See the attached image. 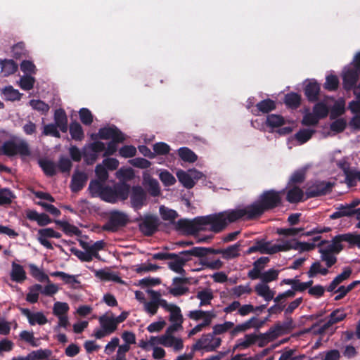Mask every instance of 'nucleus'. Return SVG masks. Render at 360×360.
<instances>
[{"instance_id":"1","label":"nucleus","mask_w":360,"mask_h":360,"mask_svg":"<svg viewBox=\"0 0 360 360\" xmlns=\"http://www.w3.org/2000/svg\"><path fill=\"white\" fill-rule=\"evenodd\" d=\"M283 194V191H276L274 189L264 191L256 202L243 209L245 212V219L252 220L259 218L265 212L280 206Z\"/></svg>"},{"instance_id":"2","label":"nucleus","mask_w":360,"mask_h":360,"mask_svg":"<svg viewBox=\"0 0 360 360\" xmlns=\"http://www.w3.org/2000/svg\"><path fill=\"white\" fill-rule=\"evenodd\" d=\"M245 210L243 209L229 210L226 211L202 216L204 225H210V231L214 233L222 231L229 224L236 222L241 219H245Z\"/></svg>"},{"instance_id":"3","label":"nucleus","mask_w":360,"mask_h":360,"mask_svg":"<svg viewBox=\"0 0 360 360\" xmlns=\"http://www.w3.org/2000/svg\"><path fill=\"white\" fill-rule=\"evenodd\" d=\"M292 248L290 240L282 241L281 243L271 245V242L266 241L264 239H256L252 246L250 247L247 251V255L259 252L261 254L273 255L281 251H286Z\"/></svg>"},{"instance_id":"4","label":"nucleus","mask_w":360,"mask_h":360,"mask_svg":"<svg viewBox=\"0 0 360 360\" xmlns=\"http://www.w3.org/2000/svg\"><path fill=\"white\" fill-rule=\"evenodd\" d=\"M329 109L330 106L328 99L316 103L314 105L311 112L307 110L302 119V124L306 126L316 125L320 120L328 116Z\"/></svg>"},{"instance_id":"5","label":"nucleus","mask_w":360,"mask_h":360,"mask_svg":"<svg viewBox=\"0 0 360 360\" xmlns=\"http://www.w3.org/2000/svg\"><path fill=\"white\" fill-rule=\"evenodd\" d=\"M13 157L16 155L21 156H30L31 151L28 143L25 141L16 143L13 140H8L3 143L0 147V155Z\"/></svg>"},{"instance_id":"6","label":"nucleus","mask_w":360,"mask_h":360,"mask_svg":"<svg viewBox=\"0 0 360 360\" xmlns=\"http://www.w3.org/2000/svg\"><path fill=\"white\" fill-rule=\"evenodd\" d=\"M129 221L127 214L119 210H112L109 214L107 222L102 226L106 231L116 232L120 228L124 227Z\"/></svg>"},{"instance_id":"7","label":"nucleus","mask_w":360,"mask_h":360,"mask_svg":"<svg viewBox=\"0 0 360 360\" xmlns=\"http://www.w3.org/2000/svg\"><path fill=\"white\" fill-rule=\"evenodd\" d=\"M153 259L155 260L169 259L170 261L167 262V266L170 270L183 276L186 275L183 261L177 253L158 252L153 255Z\"/></svg>"},{"instance_id":"8","label":"nucleus","mask_w":360,"mask_h":360,"mask_svg":"<svg viewBox=\"0 0 360 360\" xmlns=\"http://www.w3.org/2000/svg\"><path fill=\"white\" fill-rule=\"evenodd\" d=\"M360 75V62L355 57L354 63L342 72L343 86L346 90L354 87Z\"/></svg>"},{"instance_id":"9","label":"nucleus","mask_w":360,"mask_h":360,"mask_svg":"<svg viewBox=\"0 0 360 360\" xmlns=\"http://www.w3.org/2000/svg\"><path fill=\"white\" fill-rule=\"evenodd\" d=\"M202 217H198L193 220L181 219L176 223V229L187 235H195L200 231L205 230L202 227Z\"/></svg>"},{"instance_id":"10","label":"nucleus","mask_w":360,"mask_h":360,"mask_svg":"<svg viewBox=\"0 0 360 360\" xmlns=\"http://www.w3.org/2000/svg\"><path fill=\"white\" fill-rule=\"evenodd\" d=\"M141 221L139 224V230L146 236H151L158 230L159 219L155 215L146 214L144 217L140 215L136 219V221Z\"/></svg>"},{"instance_id":"11","label":"nucleus","mask_w":360,"mask_h":360,"mask_svg":"<svg viewBox=\"0 0 360 360\" xmlns=\"http://www.w3.org/2000/svg\"><path fill=\"white\" fill-rule=\"evenodd\" d=\"M129 195L131 207L135 211H139L147 205V193L141 186H134L130 189Z\"/></svg>"},{"instance_id":"12","label":"nucleus","mask_w":360,"mask_h":360,"mask_svg":"<svg viewBox=\"0 0 360 360\" xmlns=\"http://www.w3.org/2000/svg\"><path fill=\"white\" fill-rule=\"evenodd\" d=\"M333 186L334 184L329 181H316L306 190L307 198L326 195L332 191Z\"/></svg>"},{"instance_id":"13","label":"nucleus","mask_w":360,"mask_h":360,"mask_svg":"<svg viewBox=\"0 0 360 360\" xmlns=\"http://www.w3.org/2000/svg\"><path fill=\"white\" fill-rule=\"evenodd\" d=\"M124 136V134L115 125L104 127L99 129L97 134H93L91 139L113 140L117 138Z\"/></svg>"},{"instance_id":"14","label":"nucleus","mask_w":360,"mask_h":360,"mask_svg":"<svg viewBox=\"0 0 360 360\" xmlns=\"http://www.w3.org/2000/svg\"><path fill=\"white\" fill-rule=\"evenodd\" d=\"M189 283V278L186 277H174L172 280L174 287L169 288V292L174 297L185 295L188 292V288L183 286Z\"/></svg>"},{"instance_id":"15","label":"nucleus","mask_w":360,"mask_h":360,"mask_svg":"<svg viewBox=\"0 0 360 360\" xmlns=\"http://www.w3.org/2000/svg\"><path fill=\"white\" fill-rule=\"evenodd\" d=\"M281 326L279 325H276L274 327L270 328V329L266 333L258 335V346L260 347H263L269 342L274 340L281 335Z\"/></svg>"},{"instance_id":"16","label":"nucleus","mask_w":360,"mask_h":360,"mask_svg":"<svg viewBox=\"0 0 360 360\" xmlns=\"http://www.w3.org/2000/svg\"><path fill=\"white\" fill-rule=\"evenodd\" d=\"M88 179L87 174L84 172L76 170L73 174L70 183V188L73 193L80 191L85 186Z\"/></svg>"},{"instance_id":"17","label":"nucleus","mask_w":360,"mask_h":360,"mask_svg":"<svg viewBox=\"0 0 360 360\" xmlns=\"http://www.w3.org/2000/svg\"><path fill=\"white\" fill-rule=\"evenodd\" d=\"M276 108V103L274 101L266 98L261 101L255 105V108L251 110L254 115H259L260 112L267 114Z\"/></svg>"},{"instance_id":"18","label":"nucleus","mask_w":360,"mask_h":360,"mask_svg":"<svg viewBox=\"0 0 360 360\" xmlns=\"http://www.w3.org/2000/svg\"><path fill=\"white\" fill-rule=\"evenodd\" d=\"M53 120V124H56L62 132L66 133L68 131V117L63 109L59 108L55 110Z\"/></svg>"},{"instance_id":"19","label":"nucleus","mask_w":360,"mask_h":360,"mask_svg":"<svg viewBox=\"0 0 360 360\" xmlns=\"http://www.w3.org/2000/svg\"><path fill=\"white\" fill-rule=\"evenodd\" d=\"M268 319L266 317L264 321H260L259 323H255V322L257 321L255 317H252L250 319L244 322L242 324L237 325L231 331V334L232 336L236 335L238 333L244 332L252 327H255L257 328H260L265 321Z\"/></svg>"},{"instance_id":"20","label":"nucleus","mask_w":360,"mask_h":360,"mask_svg":"<svg viewBox=\"0 0 360 360\" xmlns=\"http://www.w3.org/2000/svg\"><path fill=\"white\" fill-rule=\"evenodd\" d=\"M130 186L125 183H117L114 185V195L115 198V202L118 200H125L128 198L130 193Z\"/></svg>"},{"instance_id":"21","label":"nucleus","mask_w":360,"mask_h":360,"mask_svg":"<svg viewBox=\"0 0 360 360\" xmlns=\"http://www.w3.org/2000/svg\"><path fill=\"white\" fill-rule=\"evenodd\" d=\"M143 184L147 191L153 197H158L160 194V188L157 179L152 178L149 174L143 175Z\"/></svg>"},{"instance_id":"22","label":"nucleus","mask_w":360,"mask_h":360,"mask_svg":"<svg viewBox=\"0 0 360 360\" xmlns=\"http://www.w3.org/2000/svg\"><path fill=\"white\" fill-rule=\"evenodd\" d=\"M53 229L52 228H45L38 231V241L49 250L53 249L51 243L47 240L48 238H53Z\"/></svg>"},{"instance_id":"23","label":"nucleus","mask_w":360,"mask_h":360,"mask_svg":"<svg viewBox=\"0 0 360 360\" xmlns=\"http://www.w3.org/2000/svg\"><path fill=\"white\" fill-rule=\"evenodd\" d=\"M177 254L183 261V264L184 266L188 262L192 259L193 257H196L202 256L201 247H193L189 250L181 251Z\"/></svg>"},{"instance_id":"24","label":"nucleus","mask_w":360,"mask_h":360,"mask_svg":"<svg viewBox=\"0 0 360 360\" xmlns=\"http://www.w3.org/2000/svg\"><path fill=\"white\" fill-rule=\"evenodd\" d=\"M11 278L13 281L22 283L26 279V273L22 266L15 262L12 263Z\"/></svg>"},{"instance_id":"25","label":"nucleus","mask_w":360,"mask_h":360,"mask_svg":"<svg viewBox=\"0 0 360 360\" xmlns=\"http://www.w3.org/2000/svg\"><path fill=\"white\" fill-rule=\"evenodd\" d=\"M352 269L349 267L344 269L343 271L338 275L328 285L327 290L329 292H333L335 290L339 284L348 279L352 274Z\"/></svg>"},{"instance_id":"26","label":"nucleus","mask_w":360,"mask_h":360,"mask_svg":"<svg viewBox=\"0 0 360 360\" xmlns=\"http://www.w3.org/2000/svg\"><path fill=\"white\" fill-rule=\"evenodd\" d=\"M1 72L4 77L14 74L18 70V65L11 59H0Z\"/></svg>"},{"instance_id":"27","label":"nucleus","mask_w":360,"mask_h":360,"mask_svg":"<svg viewBox=\"0 0 360 360\" xmlns=\"http://www.w3.org/2000/svg\"><path fill=\"white\" fill-rule=\"evenodd\" d=\"M255 290L259 296L264 297L267 302L273 300L275 295V292L265 283L257 284L255 288Z\"/></svg>"},{"instance_id":"28","label":"nucleus","mask_w":360,"mask_h":360,"mask_svg":"<svg viewBox=\"0 0 360 360\" xmlns=\"http://www.w3.org/2000/svg\"><path fill=\"white\" fill-rule=\"evenodd\" d=\"M99 323L103 329H105L109 334L112 333L117 330V325L116 324L114 317H109L103 315L99 318Z\"/></svg>"},{"instance_id":"29","label":"nucleus","mask_w":360,"mask_h":360,"mask_svg":"<svg viewBox=\"0 0 360 360\" xmlns=\"http://www.w3.org/2000/svg\"><path fill=\"white\" fill-rule=\"evenodd\" d=\"M39 165L47 176H53L56 174V165L49 160H39Z\"/></svg>"},{"instance_id":"30","label":"nucleus","mask_w":360,"mask_h":360,"mask_svg":"<svg viewBox=\"0 0 360 360\" xmlns=\"http://www.w3.org/2000/svg\"><path fill=\"white\" fill-rule=\"evenodd\" d=\"M69 131L72 139L75 141H82L84 137V131L81 124L76 121L70 123Z\"/></svg>"},{"instance_id":"31","label":"nucleus","mask_w":360,"mask_h":360,"mask_svg":"<svg viewBox=\"0 0 360 360\" xmlns=\"http://www.w3.org/2000/svg\"><path fill=\"white\" fill-rule=\"evenodd\" d=\"M342 241H344V240L342 239V234L338 235L332 240L330 243L327 244L321 248L326 249L333 254H338L342 250V245L341 244Z\"/></svg>"},{"instance_id":"32","label":"nucleus","mask_w":360,"mask_h":360,"mask_svg":"<svg viewBox=\"0 0 360 360\" xmlns=\"http://www.w3.org/2000/svg\"><path fill=\"white\" fill-rule=\"evenodd\" d=\"M320 86L316 82L309 83L305 88V95L310 101H315L318 98Z\"/></svg>"},{"instance_id":"33","label":"nucleus","mask_w":360,"mask_h":360,"mask_svg":"<svg viewBox=\"0 0 360 360\" xmlns=\"http://www.w3.org/2000/svg\"><path fill=\"white\" fill-rule=\"evenodd\" d=\"M347 316V314L343 308H339L334 310L328 316L327 322L330 327L344 320Z\"/></svg>"},{"instance_id":"34","label":"nucleus","mask_w":360,"mask_h":360,"mask_svg":"<svg viewBox=\"0 0 360 360\" xmlns=\"http://www.w3.org/2000/svg\"><path fill=\"white\" fill-rule=\"evenodd\" d=\"M214 336L215 335L213 333H207L202 336V338L206 339V342H205V345L210 346V347H207V352H212L221 345V338H215Z\"/></svg>"},{"instance_id":"35","label":"nucleus","mask_w":360,"mask_h":360,"mask_svg":"<svg viewBox=\"0 0 360 360\" xmlns=\"http://www.w3.org/2000/svg\"><path fill=\"white\" fill-rule=\"evenodd\" d=\"M266 124L271 128L280 127L285 124V120L280 115L269 114L266 117Z\"/></svg>"},{"instance_id":"36","label":"nucleus","mask_w":360,"mask_h":360,"mask_svg":"<svg viewBox=\"0 0 360 360\" xmlns=\"http://www.w3.org/2000/svg\"><path fill=\"white\" fill-rule=\"evenodd\" d=\"M103 182L97 179L91 180L89 183L88 190L89 191L91 197L96 198L101 195L103 189L104 188Z\"/></svg>"},{"instance_id":"37","label":"nucleus","mask_w":360,"mask_h":360,"mask_svg":"<svg viewBox=\"0 0 360 360\" xmlns=\"http://www.w3.org/2000/svg\"><path fill=\"white\" fill-rule=\"evenodd\" d=\"M178 154L181 159L184 162L193 163L198 159V156L195 153L187 147L180 148L178 150Z\"/></svg>"},{"instance_id":"38","label":"nucleus","mask_w":360,"mask_h":360,"mask_svg":"<svg viewBox=\"0 0 360 360\" xmlns=\"http://www.w3.org/2000/svg\"><path fill=\"white\" fill-rule=\"evenodd\" d=\"M241 243L240 242H238L233 245H229L228 248L224 249V259L226 260H229L231 259L236 258L239 257L240 249Z\"/></svg>"},{"instance_id":"39","label":"nucleus","mask_w":360,"mask_h":360,"mask_svg":"<svg viewBox=\"0 0 360 360\" xmlns=\"http://www.w3.org/2000/svg\"><path fill=\"white\" fill-rule=\"evenodd\" d=\"M354 214V212L351 210V207L348 205V204L340 205L338 207H336V211L333 212L330 216V219H336L341 218L342 217L350 216Z\"/></svg>"},{"instance_id":"40","label":"nucleus","mask_w":360,"mask_h":360,"mask_svg":"<svg viewBox=\"0 0 360 360\" xmlns=\"http://www.w3.org/2000/svg\"><path fill=\"white\" fill-rule=\"evenodd\" d=\"M14 198H15V195L9 188H4L0 189L1 206H6L11 205Z\"/></svg>"},{"instance_id":"41","label":"nucleus","mask_w":360,"mask_h":360,"mask_svg":"<svg viewBox=\"0 0 360 360\" xmlns=\"http://www.w3.org/2000/svg\"><path fill=\"white\" fill-rule=\"evenodd\" d=\"M55 223L62 228L65 234H74L77 236L81 235V231L77 226L70 224L68 221L56 220Z\"/></svg>"},{"instance_id":"42","label":"nucleus","mask_w":360,"mask_h":360,"mask_svg":"<svg viewBox=\"0 0 360 360\" xmlns=\"http://www.w3.org/2000/svg\"><path fill=\"white\" fill-rule=\"evenodd\" d=\"M12 56L15 59H21L27 56V50L24 42H18L11 49Z\"/></svg>"},{"instance_id":"43","label":"nucleus","mask_w":360,"mask_h":360,"mask_svg":"<svg viewBox=\"0 0 360 360\" xmlns=\"http://www.w3.org/2000/svg\"><path fill=\"white\" fill-rule=\"evenodd\" d=\"M125 140V137H120L115 139L111 140L107 144V148L104 150L103 157H108L115 153L117 150V144L122 143Z\"/></svg>"},{"instance_id":"44","label":"nucleus","mask_w":360,"mask_h":360,"mask_svg":"<svg viewBox=\"0 0 360 360\" xmlns=\"http://www.w3.org/2000/svg\"><path fill=\"white\" fill-rule=\"evenodd\" d=\"M345 181L349 186H355L357 181L360 182V171L355 169L345 170Z\"/></svg>"},{"instance_id":"45","label":"nucleus","mask_w":360,"mask_h":360,"mask_svg":"<svg viewBox=\"0 0 360 360\" xmlns=\"http://www.w3.org/2000/svg\"><path fill=\"white\" fill-rule=\"evenodd\" d=\"M42 290V286L40 284H34L30 288V292L26 295V301L34 304L38 302L39 292Z\"/></svg>"},{"instance_id":"46","label":"nucleus","mask_w":360,"mask_h":360,"mask_svg":"<svg viewBox=\"0 0 360 360\" xmlns=\"http://www.w3.org/2000/svg\"><path fill=\"white\" fill-rule=\"evenodd\" d=\"M319 252L321 253V259L324 262L328 268L331 267L337 262V258L335 254L328 251L326 249L320 248Z\"/></svg>"},{"instance_id":"47","label":"nucleus","mask_w":360,"mask_h":360,"mask_svg":"<svg viewBox=\"0 0 360 360\" xmlns=\"http://www.w3.org/2000/svg\"><path fill=\"white\" fill-rule=\"evenodd\" d=\"M176 176L179 181L186 188H192L195 186V181L192 177L184 171H179L177 172Z\"/></svg>"},{"instance_id":"48","label":"nucleus","mask_w":360,"mask_h":360,"mask_svg":"<svg viewBox=\"0 0 360 360\" xmlns=\"http://www.w3.org/2000/svg\"><path fill=\"white\" fill-rule=\"evenodd\" d=\"M196 297L200 300V307L210 304L211 300L214 296L212 292L209 290H203L198 292Z\"/></svg>"},{"instance_id":"49","label":"nucleus","mask_w":360,"mask_h":360,"mask_svg":"<svg viewBox=\"0 0 360 360\" xmlns=\"http://www.w3.org/2000/svg\"><path fill=\"white\" fill-rule=\"evenodd\" d=\"M30 105L34 110L42 115H46L50 109L49 105L41 100H30Z\"/></svg>"},{"instance_id":"50","label":"nucleus","mask_w":360,"mask_h":360,"mask_svg":"<svg viewBox=\"0 0 360 360\" xmlns=\"http://www.w3.org/2000/svg\"><path fill=\"white\" fill-rule=\"evenodd\" d=\"M314 133V130L303 129L295 134V138L300 144H303L311 139Z\"/></svg>"},{"instance_id":"51","label":"nucleus","mask_w":360,"mask_h":360,"mask_svg":"<svg viewBox=\"0 0 360 360\" xmlns=\"http://www.w3.org/2000/svg\"><path fill=\"white\" fill-rule=\"evenodd\" d=\"M52 276L59 277L65 284L79 283L75 276L70 275L63 271H55L51 274Z\"/></svg>"},{"instance_id":"52","label":"nucleus","mask_w":360,"mask_h":360,"mask_svg":"<svg viewBox=\"0 0 360 360\" xmlns=\"http://www.w3.org/2000/svg\"><path fill=\"white\" fill-rule=\"evenodd\" d=\"M52 276L59 277L65 284L79 283L75 276L70 275L63 271H55L51 274Z\"/></svg>"},{"instance_id":"53","label":"nucleus","mask_w":360,"mask_h":360,"mask_svg":"<svg viewBox=\"0 0 360 360\" xmlns=\"http://www.w3.org/2000/svg\"><path fill=\"white\" fill-rule=\"evenodd\" d=\"M100 198L108 202L115 203L113 187L105 186Z\"/></svg>"},{"instance_id":"54","label":"nucleus","mask_w":360,"mask_h":360,"mask_svg":"<svg viewBox=\"0 0 360 360\" xmlns=\"http://www.w3.org/2000/svg\"><path fill=\"white\" fill-rule=\"evenodd\" d=\"M30 267L32 276L37 279L39 282L50 281L49 276L41 270H40L37 266L34 264H31Z\"/></svg>"},{"instance_id":"55","label":"nucleus","mask_w":360,"mask_h":360,"mask_svg":"<svg viewBox=\"0 0 360 360\" xmlns=\"http://www.w3.org/2000/svg\"><path fill=\"white\" fill-rule=\"evenodd\" d=\"M79 118L81 122L84 125H91L94 121L93 115L88 108H81L79 111Z\"/></svg>"},{"instance_id":"56","label":"nucleus","mask_w":360,"mask_h":360,"mask_svg":"<svg viewBox=\"0 0 360 360\" xmlns=\"http://www.w3.org/2000/svg\"><path fill=\"white\" fill-rule=\"evenodd\" d=\"M70 250L74 255H75L82 262H89L92 261V259H93V256L90 253V251L89 252H87V251L83 252L82 250H78L76 248H74V247L71 248Z\"/></svg>"},{"instance_id":"57","label":"nucleus","mask_w":360,"mask_h":360,"mask_svg":"<svg viewBox=\"0 0 360 360\" xmlns=\"http://www.w3.org/2000/svg\"><path fill=\"white\" fill-rule=\"evenodd\" d=\"M35 79L31 75H26L20 78V88L25 91H30L33 89Z\"/></svg>"},{"instance_id":"58","label":"nucleus","mask_w":360,"mask_h":360,"mask_svg":"<svg viewBox=\"0 0 360 360\" xmlns=\"http://www.w3.org/2000/svg\"><path fill=\"white\" fill-rule=\"evenodd\" d=\"M56 167H58L59 170L62 173H66V172L68 173V172H70V171L72 169V163L69 158L64 157V156H61L59 158V160L58 162V165Z\"/></svg>"},{"instance_id":"59","label":"nucleus","mask_w":360,"mask_h":360,"mask_svg":"<svg viewBox=\"0 0 360 360\" xmlns=\"http://www.w3.org/2000/svg\"><path fill=\"white\" fill-rule=\"evenodd\" d=\"M136 148L132 145H126L119 150V155L124 158H131L136 155Z\"/></svg>"},{"instance_id":"60","label":"nucleus","mask_w":360,"mask_h":360,"mask_svg":"<svg viewBox=\"0 0 360 360\" xmlns=\"http://www.w3.org/2000/svg\"><path fill=\"white\" fill-rule=\"evenodd\" d=\"M58 127L53 123L46 124L44 127L42 134L44 136H51L55 138L60 139V134L58 130Z\"/></svg>"},{"instance_id":"61","label":"nucleus","mask_w":360,"mask_h":360,"mask_svg":"<svg viewBox=\"0 0 360 360\" xmlns=\"http://www.w3.org/2000/svg\"><path fill=\"white\" fill-rule=\"evenodd\" d=\"M169 311L170 312L169 321L171 322L183 323L184 319L179 307L174 304Z\"/></svg>"},{"instance_id":"62","label":"nucleus","mask_w":360,"mask_h":360,"mask_svg":"<svg viewBox=\"0 0 360 360\" xmlns=\"http://www.w3.org/2000/svg\"><path fill=\"white\" fill-rule=\"evenodd\" d=\"M328 273V270L327 268H324L321 266V263L319 262H314L310 267V269L308 272L309 276L310 277L314 276L318 274L321 275H326Z\"/></svg>"},{"instance_id":"63","label":"nucleus","mask_w":360,"mask_h":360,"mask_svg":"<svg viewBox=\"0 0 360 360\" xmlns=\"http://www.w3.org/2000/svg\"><path fill=\"white\" fill-rule=\"evenodd\" d=\"M345 101H339L335 102L330 111V118L334 119L345 112Z\"/></svg>"},{"instance_id":"64","label":"nucleus","mask_w":360,"mask_h":360,"mask_svg":"<svg viewBox=\"0 0 360 360\" xmlns=\"http://www.w3.org/2000/svg\"><path fill=\"white\" fill-rule=\"evenodd\" d=\"M342 239L351 245H356L359 248H360V234L350 233L342 234Z\"/></svg>"}]
</instances>
